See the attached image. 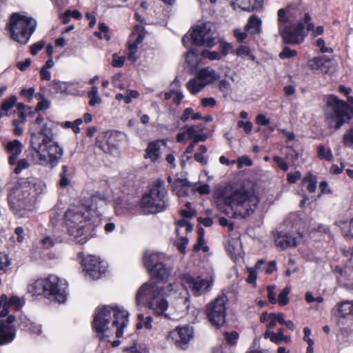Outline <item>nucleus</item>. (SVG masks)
<instances>
[{
    "instance_id": "f257e3e1",
    "label": "nucleus",
    "mask_w": 353,
    "mask_h": 353,
    "mask_svg": "<svg viewBox=\"0 0 353 353\" xmlns=\"http://www.w3.org/2000/svg\"><path fill=\"white\" fill-rule=\"evenodd\" d=\"M221 196L227 206L243 218L252 214L260 202L254 185L249 182L228 185Z\"/></svg>"
},
{
    "instance_id": "f03ea898",
    "label": "nucleus",
    "mask_w": 353,
    "mask_h": 353,
    "mask_svg": "<svg viewBox=\"0 0 353 353\" xmlns=\"http://www.w3.org/2000/svg\"><path fill=\"white\" fill-rule=\"evenodd\" d=\"M53 121L46 122L38 133L31 132L30 145L41 165H57L63 155V149L53 141Z\"/></svg>"
},
{
    "instance_id": "7ed1b4c3",
    "label": "nucleus",
    "mask_w": 353,
    "mask_h": 353,
    "mask_svg": "<svg viewBox=\"0 0 353 353\" xmlns=\"http://www.w3.org/2000/svg\"><path fill=\"white\" fill-rule=\"evenodd\" d=\"M277 16L279 33L285 44H302L308 32L314 29V23L309 12H305L303 17L296 23L290 22L292 14L289 8L279 9Z\"/></svg>"
},
{
    "instance_id": "20e7f679",
    "label": "nucleus",
    "mask_w": 353,
    "mask_h": 353,
    "mask_svg": "<svg viewBox=\"0 0 353 353\" xmlns=\"http://www.w3.org/2000/svg\"><path fill=\"white\" fill-rule=\"evenodd\" d=\"M112 314L113 316L112 326L117 327L116 336L121 338L123 335L124 328L128 323V312L117 305L99 306L95 309L91 326L100 342L109 341L105 332L108 330Z\"/></svg>"
},
{
    "instance_id": "39448f33",
    "label": "nucleus",
    "mask_w": 353,
    "mask_h": 353,
    "mask_svg": "<svg viewBox=\"0 0 353 353\" xmlns=\"http://www.w3.org/2000/svg\"><path fill=\"white\" fill-rule=\"evenodd\" d=\"M95 212L91 206H74L68 209L64 214V223L68 234L74 237L81 245L85 243L91 237L88 234L92 228L90 223Z\"/></svg>"
},
{
    "instance_id": "423d86ee",
    "label": "nucleus",
    "mask_w": 353,
    "mask_h": 353,
    "mask_svg": "<svg viewBox=\"0 0 353 353\" xmlns=\"http://www.w3.org/2000/svg\"><path fill=\"white\" fill-rule=\"evenodd\" d=\"M68 285L54 274L41 277L28 286V290L34 296H40L51 302L64 303L67 300Z\"/></svg>"
},
{
    "instance_id": "0eeeda50",
    "label": "nucleus",
    "mask_w": 353,
    "mask_h": 353,
    "mask_svg": "<svg viewBox=\"0 0 353 353\" xmlns=\"http://www.w3.org/2000/svg\"><path fill=\"white\" fill-rule=\"evenodd\" d=\"M168 190L163 180L152 181L147 191L142 194L139 205L144 214H157L167 210L169 207Z\"/></svg>"
},
{
    "instance_id": "6e6552de",
    "label": "nucleus",
    "mask_w": 353,
    "mask_h": 353,
    "mask_svg": "<svg viewBox=\"0 0 353 353\" xmlns=\"http://www.w3.org/2000/svg\"><path fill=\"white\" fill-rule=\"evenodd\" d=\"M163 289L154 284L144 283L138 290L135 301L137 305L146 303L150 309L153 310L154 315L163 316L169 319V315L165 313L168 303L162 297Z\"/></svg>"
},
{
    "instance_id": "1a4fd4ad",
    "label": "nucleus",
    "mask_w": 353,
    "mask_h": 353,
    "mask_svg": "<svg viewBox=\"0 0 353 353\" xmlns=\"http://www.w3.org/2000/svg\"><path fill=\"white\" fill-rule=\"evenodd\" d=\"M326 107L325 119L330 127H334L338 130L345 123H349L352 120L349 112L350 105L336 95H328Z\"/></svg>"
},
{
    "instance_id": "9d476101",
    "label": "nucleus",
    "mask_w": 353,
    "mask_h": 353,
    "mask_svg": "<svg viewBox=\"0 0 353 353\" xmlns=\"http://www.w3.org/2000/svg\"><path fill=\"white\" fill-rule=\"evenodd\" d=\"M24 188L17 187L14 193L8 197L10 209L18 218L28 217L35 209V201L31 195L29 183Z\"/></svg>"
},
{
    "instance_id": "9b49d317",
    "label": "nucleus",
    "mask_w": 353,
    "mask_h": 353,
    "mask_svg": "<svg viewBox=\"0 0 353 353\" xmlns=\"http://www.w3.org/2000/svg\"><path fill=\"white\" fill-rule=\"evenodd\" d=\"M36 25V21L32 18L16 12L10 16L8 26L11 38L21 44H26L34 32Z\"/></svg>"
},
{
    "instance_id": "f8f14e48",
    "label": "nucleus",
    "mask_w": 353,
    "mask_h": 353,
    "mask_svg": "<svg viewBox=\"0 0 353 353\" xmlns=\"http://www.w3.org/2000/svg\"><path fill=\"white\" fill-rule=\"evenodd\" d=\"M228 298L225 293H221L216 299L205 305L204 314L206 319L214 327H223L226 321V304Z\"/></svg>"
},
{
    "instance_id": "ddd939ff",
    "label": "nucleus",
    "mask_w": 353,
    "mask_h": 353,
    "mask_svg": "<svg viewBox=\"0 0 353 353\" xmlns=\"http://www.w3.org/2000/svg\"><path fill=\"white\" fill-rule=\"evenodd\" d=\"M144 267L150 276L151 283L157 285L158 283H166L171 274V269L160 261L159 255L157 253L145 254L143 258Z\"/></svg>"
},
{
    "instance_id": "4468645a",
    "label": "nucleus",
    "mask_w": 353,
    "mask_h": 353,
    "mask_svg": "<svg viewBox=\"0 0 353 353\" xmlns=\"http://www.w3.org/2000/svg\"><path fill=\"white\" fill-rule=\"evenodd\" d=\"M212 26L210 22H205L201 25L192 27L190 36L185 35L182 38L183 44L188 46V43L191 41V43L195 46L213 47L216 42Z\"/></svg>"
},
{
    "instance_id": "2eb2a0df",
    "label": "nucleus",
    "mask_w": 353,
    "mask_h": 353,
    "mask_svg": "<svg viewBox=\"0 0 353 353\" xmlns=\"http://www.w3.org/2000/svg\"><path fill=\"white\" fill-rule=\"evenodd\" d=\"M77 258L80 260L81 266L85 276L98 280L105 274L108 266L99 257L92 254L85 256L83 252H79L77 254Z\"/></svg>"
},
{
    "instance_id": "dca6fc26",
    "label": "nucleus",
    "mask_w": 353,
    "mask_h": 353,
    "mask_svg": "<svg viewBox=\"0 0 353 353\" xmlns=\"http://www.w3.org/2000/svg\"><path fill=\"white\" fill-rule=\"evenodd\" d=\"M122 137L119 131L104 132L96 139V145L104 153L113 154L118 150Z\"/></svg>"
},
{
    "instance_id": "f3484780",
    "label": "nucleus",
    "mask_w": 353,
    "mask_h": 353,
    "mask_svg": "<svg viewBox=\"0 0 353 353\" xmlns=\"http://www.w3.org/2000/svg\"><path fill=\"white\" fill-rule=\"evenodd\" d=\"M185 285L190 289L194 296H200L205 291L209 290L212 285L208 279H201L200 276L194 278L189 274H185L183 279Z\"/></svg>"
},
{
    "instance_id": "a211bd4d",
    "label": "nucleus",
    "mask_w": 353,
    "mask_h": 353,
    "mask_svg": "<svg viewBox=\"0 0 353 353\" xmlns=\"http://www.w3.org/2000/svg\"><path fill=\"white\" fill-rule=\"evenodd\" d=\"M192 337V332L188 325L178 326L169 332L168 339H171L176 345L184 348V346L187 345Z\"/></svg>"
},
{
    "instance_id": "6ab92c4d",
    "label": "nucleus",
    "mask_w": 353,
    "mask_h": 353,
    "mask_svg": "<svg viewBox=\"0 0 353 353\" xmlns=\"http://www.w3.org/2000/svg\"><path fill=\"white\" fill-rule=\"evenodd\" d=\"M145 38V28L141 25H136L128 41V50H137L139 45Z\"/></svg>"
},
{
    "instance_id": "aec40b11",
    "label": "nucleus",
    "mask_w": 353,
    "mask_h": 353,
    "mask_svg": "<svg viewBox=\"0 0 353 353\" xmlns=\"http://www.w3.org/2000/svg\"><path fill=\"white\" fill-rule=\"evenodd\" d=\"M161 142L165 143L163 139L149 142L145 150L144 159H150L152 163H156L161 157Z\"/></svg>"
},
{
    "instance_id": "412c9836",
    "label": "nucleus",
    "mask_w": 353,
    "mask_h": 353,
    "mask_svg": "<svg viewBox=\"0 0 353 353\" xmlns=\"http://www.w3.org/2000/svg\"><path fill=\"white\" fill-rule=\"evenodd\" d=\"M336 316L339 318V325L343 324V320L346 317L353 316V300L345 301L338 304Z\"/></svg>"
},
{
    "instance_id": "4be33fe9",
    "label": "nucleus",
    "mask_w": 353,
    "mask_h": 353,
    "mask_svg": "<svg viewBox=\"0 0 353 353\" xmlns=\"http://www.w3.org/2000/svg\"><path fill=\"white\" fill-rule=\"evenodd\" d=\"M4 324L3 321H0V345L11 343L16 336V328L8 327Z\"/></svg>"
},
{
    "instance_id": "5701e85b",
    "label": "nucleus",
    "mask_w": 353,
    "mask_h": 353,
    "mask_svg": "<svg viewBox=\"0 0 353 353\" xmlns=\"http://www.w3.org/2000/svg\"><path fill=\"white\" fill-rule=\"evenodd\" d=\"M275 242L277 246L282 249L296 246V239L287 232H279L275 238Z\"/></svg>"
},
{
    "instance_id": "b1692460",
    "label": "nucleus",
    "mask_w": 353,
    "mask_h": 353,
    "mask_svg": "<svg viewBox=\"0 0 353 353\" xmlns=\"http://www.w3.org/2000/svg\"><path fill=\"white\" fill-rule=\"evenodd\" d=\"M265 339H269L271 342L275 344H281L282 342L289 343L290 337L283 334V329L279 328L277 332H274L272 330H266L263 334Z\"/></svg>"
},
{
    "instance_id": "393cba45",
    "label": "nucleus",
    "mask_w": 353,
    "mask_h": 353,
    "mask_svg": "<svg viewBox=\"0 0 353 353\" xmlns=\"http://www.w3.org/2000/svg\"><path fill=\"white\" fill-rule=\"evenodd\" d=\"M261 19L257 15L252 14L245 26V30L252 35L259 34L261 32Z\"/></svg>"
},
{
    "instance_id": "a878e982",
    "label": "nucleus",
    "mask_w": 353,
    "mask_h": 353,
    "mask_svg": "<svg viewBox=\"0 0 353 353\" xmlns=\"http://www.w3.org/2000/svg\"><path fill=\"white\" fill-rule=\"evenodd\" d=\"M196 78L203 81L205 85L210 84L216 81L219 77L214 70H210L208 68L201 69L197 74Z\"/></svg>"
},
{
    "instance_id": "bb28decb",
    "label": "nucleus",
    "mask_w": 353,
    "mask_h": 353,
    "mask_svg": "<svg viewBox=\"0 0 353 353\" xmlns=\"http://www.w3.org/2000/svg\"><path fill=\"white\" fill-rule=\"evenodd\" d=\"M192 186V183L186 179H176L172 184V191H177L179 196H186L188 195V188Z\"/></svg>"
},
{
    "instance_id": "cd10ccee",
    "label": "nucleus",
    "mask_w": 353,
    "mask_h": 353,
    "mask_svg": "<svg viewBox=\"0 0 353 353\" xmlns=\"http://www.w3.org/2000/svg\"><path fill=\"white\" fill-rule=\"evenodd\" d=\"M36 97L38 99H41V100L39 101L34 108V110L28 112L29 117H33L37 112L40 111L46 110L50 108V101L44 98L43 95L41 93H37L36 94Z\"/></svg>"
},
{
    "instance_id": "c85d7f7f",
    "label": "nucleus",
    "mask_w": 353,
    "mask_h": 353,
    "mask_svg": "<svg viewBox=\"0 0 353 353\" xmlns=\"http://www.w3.org/2000/svg\"><path fill=\"white\" fill-rule=\"evenodd\" d=\"M184 129H186V133L189 139H193L194 143H197L200 141L204 142L207 140L208 136L205 134H199L196 131V127L194 125H185Z\"/></svg>"
},
{
    "instance_id": "c756f323",
    "label": "nucleus",
    "mask_w": 353,
    "mask_h": 353,
    "mask_svg": "<svg viewBox=\"0 0 353 353\" xmlns=\"http://www.w3.org/2000/svg\"><path fill=\"white\" fill-rule=\"evenodd\" d=\"M205 244V230L203 228H199L197 230V241L196 243L194 244L193 247V251L194 252H198L200 250L204 252H206L209 250V248L207 245H204Z\"/></svg>"
},
{
    "instance_id": "7c9ffc66",
    "label": "nucleus",
    "mask_w": 353,
    "mask_h": 353,
    "mask_svg": "<svg viewBox=\"0 0 353 353\" xmlns=\"http://www.w3.org/2000/svg\"><path fill=\"white\" fill-rule=\"evenodd\" d=\"M317 157L321 161H332L333 154L330 148L326 147L323 144H320L316 148Z\"/></svg>"
},
{
    "instance_id": "2f4dec72",
    "label": "nucleus",
    "mask_w": 353,
    "mask_h": 353,
    "mask_svg": "<svg viewBox=\"0 0 353 353\" xmlns=\"http://www.w3.org/2000/svg\"><path fill=\"white\" fill-rule=\"evenodd\" d=\"M70 173H69V168L66 165H63L61 166V171L59 174V181L58 182V185L61 188H65L70 183Z\"/></svg>"
},
{
    "instance_id": "473e14b6",
    "label": "nucleus",
    "mask_w": 353,
    "mask_h": 353,
    "mask_svg": "<svg viewBox=\"0 0 353 353\" xmlns=\"http://www.w3.org/2000/svg\"><path fill=\"white\" fill-rule=\"evenodd\" d=\"M32 118V120L30 121V130L34 131L33 132L38 133L40 130L43 128L45 122L43 116L37 112ZM50 121H46L50 122Z\"/></svg>"
},
{
    "instance_id": "72a5a7b5",
    "label": "nucleus",
    "mask_w": 353,
    "mask_h": 353,
    "mask_svg": "<svg viewBox=\"0 0 353 353\" xmlns=\"http://www.w3.org/2000/svg\"><path fill=\"white\" fill-rule=\"evenodd\" d=\"M302 182L303 183H308L307 185V190L309 192L313 193L316 191L317 178L311 172H308L303 179Z\"/></svg>"
},
{
    "instance_id": "f704fd0d",
    "label": "nucleus",
    "mask_w": 353,
    "mask_h": 353,
    "mask_svg": "<svg viewBox=\"0 0 353 353\" xmlns=\"http://www.w3.org/2000/svg\"><path fill=\"white\" fill-rule=\"evenodd\" d=\"M330 59L324 60L323 57H315L308 60L307 65L312 70H317L324 66L326 62H329Z\"/></svg>"
},
{
    "instance_id": "c9c22d12",
    "label": "nucleus",
    "mask_w": 353,
    "mask_h": 353,
    "mask_svg": "<svg viewBox=\"0 0 353 353\" xmlns=\"http://www.w3.org/2000/svg\"><path fill=\"white\" fill-rule=\"evenodd\" d=\"M205 85V83L203 82L198 81L194 79H192L187 83L186 87L191 94H196L199 92Z\"/></svg>"
},
{
    "instance_id": "e433bc0d",
    "label": "nucleus",
    "mask_w": 353,
    "mask_h": 353,
    "mask_svg": "<svg viewBox=\"0 0 353 353\" xmlns=\"http://www.w3.org/2000/svg\"><path fill=\"white\" fill-rule=\"evenodd\" d=\"M22 144L19 140H14L8 143L6 150L10 154L19 155L21 152Z\"/></svg>"
},
{
    "instance_id": "4c0bfd02",
    "label": "nucleus",
    "mask_w": 353,
    "mask_h": 353,
    "mask_svg": "<svg viewBox=\"0 0 353 353\" xmlns=\"http://www.w3.org/2000/svg\"><path fill=\"white\" fill-rule=\"evenodd\" d=\"M17 97L12 95L9 98L4 99L1 105V110L3 111L6 114L17 103Z\"/></svg>"
},
{
    "instance_id": "58836bf2",
    "label": "nucleus",
    "mask_w": 353,
    "mask_h": 353,
    "mask_svg": "<svg viewBox=\"0 0 353 353\" xmlns=\"http://www.w3.org/2000/svg\"><path fill=\"white\" fill-rule=\"evenodd\" d=\"M137 319L139 320V322L137 324V329H141L143 327L148 330L152 328V316H148L145 318L143 314H138Z\"/></svg>"
},
{
    "instance_id": "ea45409f",
    "label": "nucleus",
    "mask_w": 353,
    "mask_h": 353,
    "mask_svg": "<svg viewBox=\"0 0 353 353\" xmlns=\"http://www.w3.org/2000/svg\"><path fill=\"white\" fill-rule=\"evenodd\" d=\"M10 265L11 261L8 256L3 252H0V272L6 273L10 269Z\"/></svg>"
},
{
    "instance_id": "a19ab883",
    "label": "nucleus",
    "mask_w": 353,
    "mask_h": 353,
    "mask_svg": "<svg viewBox=\"0 0 353 353\" xmlns=\"http://www.w3.org/2000/svg\"><path fill=\"white\" fill-rule=\"evenodd\" d=\"M342 143L345 147L353 149V127L346 130L343 136Z\"/></svg>"
},
{
    "instance_id": "79ce46f5",
    "label": "nucleus",
    "mask_w": 353,
    "mask_h": 353,
    "mask_svg": "<svg viewBox=\"0 0 353 353\" xmlns=\"http://www.w3.org/2000/svg\"><path fill=\"white\" fill-rule=\"evenodd\" d=\"M236 54L238 57H248L249 59L252 61L255 60V56L252 54V52L248 46H240L239 48L236 50Z\"/></svg>"
},
{
    "instance_id": "37998d69",
    "label": "nucleus",
    "mask_w": 353,
    "mask_h": 353,
    "mask_svg": "<svg viewBox=\"0 0 353 353\" xmlns=\"http://www.w3.org/2000/svg\"><path fill=\"white\" fill-rule=\"evenodd\" d=\"M50 91L54 93H63L66 91L67 85L61 81H52L50 84Z\"/></svg>"
},
{
    "instance_id": "c03bdc74",
    "label": "nucleus",
    "mask_w": 353,
    "mask_h": 353,
    "mask_svg": "<svg viewBox=\"0 0 353 353\" xmlns=\"http://www.w3.org/2000/svg\"><path fill=\"white\" fill-rule=\"evenodd\" d=\"M59 242L60 241H59L57 238H53L50 236H45L41 241L42 246L45 249H50Z\"/></svg>"
},
{
    "instance_id": "a18cd8bd",
    "label": "nucleus",
    "mask_w": 353,
    "mask_h": 353,
    "mask_svg": "<svg viewBox=\"0 0 353 353\" xmlns=\"http://www.w3.org/2000/svg\"><path fill=\"white\" fill-rule=\"evenodd\" d=\"M224 336L227 344L231 345H235L239 337V334L236 331L225 332Z\"/></svg>"
},
{
    "instance_id": "49530a36",
    "label": "nucleus",
    "mask_w": 353,
    "mask_h": 353,
    "mask_svg": "<svg viewBox=\"0 0 353 353\" xmlns=\"http://www.w3.org/2000/svg\"><path fill=\"white\" fill-rule=\"evenodd\" d=\"M185 61L188 65L197 67L199 64L198 55L193 51H189L186 54Z\"/></svg>"
},
{
    "instance_id": "de8ad7c7",
    "label": "nucleus",
    "mask_w": 353,
    "mask_h": 353,
    "mask_svg": "<svg viewBox=\"0 0 353 353\" xmlns=\"http://www.w3.org/2000/svg\"><path fill=\"white\" fill-rule=\"evenodd\" d=\"M297 55V51L292 50L288 46L283 48V50L279 54V58L281 59H290Z\"/></svg>"
},
{
    "instance_id": "09e8293b",
    "label": "nucleus",
    "mask_w": 353,
    "mask_h": 353,
    "mask_svg": "<svg viewBox=\"0 0 353 353\" xmlns=\"http://www.w3.org/2000/svg\"><path fill=\"white\" fill-rule=\"evenodd\" d=\"M290 293V290L288 288H285L282 292L279 294L278 296V303L281 306H284L288 304L289 299L288 294Z\"/></svg>"
},
{
    "instance_id": "8fccbe9b",
    "label": "nucleus",
    "mask_w": 353,
    "mask_h": 353,
    "mask_svg": "<svg viewBox=\"0 0 353 353\" xmlns=\"http://www.w3.org/2000/svg\"><path fill=\"white\" fill-rule=\"evenodd\" d=\"M272 159L276 163V166L278 168L284 172L288 170L289 165L283 157H281L279 156H274L272 157Z\"/></svg>"
},
{
    "instance_id": "3c124183",
    "label": "nucleus",
    "mask_w": 353,
    "mask_h": 353,
    "mask_svg": "<svg viewBox=\"0 0 353 353\" xmlns=\"http://www.w3.org/2000/svg\"><path fill=\"white\" fill-rule=\"evenodd\" d=\"M202 55L211 61L220 60L222 58L221 54L216 51L204 50Z\"/></svg>"
},
{
    "instance_id": "603ef678",
    "label": "nucleus",
    "mask_w": 353,
    "mask_h": 353,
    "mask_svg": "<svg viewBox=\"0 0 353 353\" xmlns=\"http://www.w3.org/2000/svg\"><path fill=\"white\" fill-rule=\"evenodd\" d=\"M316 46L320 49L321 53H332L333 49L325 46V40L323 38H319L316 41Z\"/></svg>"
},
{
    "instance_id": "864d4df0",
    "label": "nucleus",
    "mask_w": 353,
    "mask_h": 353,
    "mask_svg": "<svg viewBox=\"0 0 353 353\" xmlns=\"http://www.w3.org/2000/svg\"><path fill=\"white\" fill-rule=\"evenodd\" d=\"M237 126L239 128H243L244 132L247 134H249L251 133V132L252 130L253 125L251 121H248L245 122V121L241 120L237 122Z\"/></svg>"
},
{
    "instance_id": "5fc2aeb1",
    "label": "nucleus",
    "mask_w": 353,
    "mask_h": 353,
    "mask_svg": "<svg viewBox=\"0 0 353 353\" xmlns=\"http://www.w3.org/2000/svg\"><path fill=\"white\" fill-rule=\"evenodd\" d=\"M35 90L34 88H23L20 91V95L25 99H26L28 101H31L33 98V96L34 94Z\"/></svg>"
},
{
    "instance_id": "6e6d98bb",
    "label": "nucleus",
    "mask_w": 353,
    "mask_h": 353,
    "mask_svg": "<svg viewBox=\"0 0 353 353\" xmlns=\"http://www.w3.org/2000/svg\"><path fill=\"white\" fill-rule=\"evenodd\" d=\"M125 60L124 57H120L117 54H114L112 55V65L114 68H121L124 65Z\"/></svg>"
},
{
    "instance_id": "4d7b16f0",
    "label": "nucleus",
    "mask_w": 353,
    "mask_h": 353,
    "mask_svg": "<svg viewBox=\"0 0 353 353\" xmlns=\"http://www.w3.org/2000/svg\"><path fill=\"white\" fill-rule=\"evenodd\" d=\"M21 124H23L22 123L18 121V119H13L12 121V125L13 126V134L15 136L19 137L23 134V129L21 126Z\"/></svg>"
},
{
    "instance_id": "13d9d810",
    "label": "nucleus",
    "mask_w": 353,
    "mask_h": 353,
    "mask_svg": "<svg viewBox=\"0 0 353 353\" xmlns=\"http://www.w3.org/2000/svg\"><path fill=\"white\" fill-rule=\"evenodd\" d=\"M301 178V174L299 171H295L294 172H290L287 174V181L290 184L295 183Z\"/></svg>"
},
{
    "instance_id": "bf43d9fd",
    "label": "nucleus",
    "mask_w": 353,
    "mask_h": 353,
    "mask_svg": "<svg viewBox=\"0 0 353 353\" xmlns=\"http://www.w3.org/2000/svg\"><path fill=\"white\" fill-rule=\"evenodd\" d=\"M29 167V163L26 159H23L18 161L16 168H14V173L19 174L21 172Z\"/></svg>"
},
{
    "instance_id": "052dcab7",
    "label": "nucleus",
    "mask_w": 353,
    "mask_h": 353,
    "mask_svg": "<svg viewBox=\"0 0 353 353\" xmlns=\"http://www.w3.org/2000/svg\"><path fill=\"white\" fill-rule=\"evenodd\" d=\"M6 304L10 307V306H14L16 310H19L21 307V300L17 296H12L9 299H7Z\"/></svg>"
},
{
    "instance_id": "680f3d73",
    "label": "nucleus",
    "mask_w": 353,
    "mask_h": 353,
    "mask_svg": "<svg viewBox=\"0 0 353 353\" xmlns=\"http://www.w3.org/2000/svg\"><path fill=\"white\" fill-rule=\"evenodd\" d=\"M218 88L224 94H227L230 88V84L225 79H221L219 82Z\"/></svg>"
},
{
    "instance_id": "e2e57ef3",
    "label": "nucleus",
    "mask_w": 353,
    "mask_h": 353,
    "mask_svg": "<svg viewBox=\"0 0 353 353\" xmlns=\"http://www.w3.org/2000/svg\"><path fill=\"white\" fill-rule=\"evenodd\" d=\"M45 45V42L43 41H40L39 42L34 43L30 47V53L32 55H36L40 50H41Z\"/></svg>"
},
{
    "instance_id": "0e129e2a",
    "label": "nucleus",
    "mask_w": 353,
    "mask_h": 353,
    "mask_svg": "<svg viewBox=\"0 0 353 353\" xmlns=\"http://www.w3.org/2000/svg\"><path fill=\"white\" fill-rule=\"evenodd\" d=\"M219 48L221 50V52L219 53L221 54V57H225L232 48V45L226 41H222L220 42Z\"/></svg>"
},
{
    "instance_id": "69168bd1",
    "label": "nucleus",
    "mask_w": 353,
    "mask_h": 353,
    "mask_svg": "<svg viewBox=\"0 0 353 353\" xmlns=\"http://www.w3.org/2000/svg\"><path fill=\"white\" fill-rule=\"evenodd\" d=\"M274 286L268 285L267 287L268 298L270 303L275 304L277 302L276 294L274 293Z\"/></svg>"
},
{
    "instance_id": "338daca9",
    "label": "nucleus",
    "mask_w": 353,
    "mask_h": 353,
    "mask_svg": "<svg viewBox=\"0 0 353 353\" xmlns=\"http://www.w3.org/2000/svg\"><path fill=\"white\" fill-rule=\"evenodd\" d=\"M255 122L259 125L267 126L270 124V121L265 114H259L256 116Z\"/></svg>"
},
{
    "instance_id": "774afa93",
    "label": "nucleus",
    "mask_w": 353,
    "mask_h": 353,
    "mask_svg": "<svg viewBox=\"0 0 353 353\" xmlns=\"http://www.w3.org/2000/svg\"><path fill=\"white\" fill-rule=\"evenodd\" d=\"M216 104V101L213 97L203 98L201 100V105L204 108H207V107L212 108V107L215 106Z\"/></svg>"
}]
</instances>
